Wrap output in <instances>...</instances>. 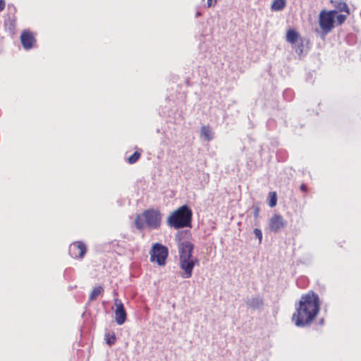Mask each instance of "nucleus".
<instances>
[{"instance_id":"1","label":"nucleus","mask_w":361,"mask_h":361,"mask_svg":"<svg viewBox=\"0 0 361 361\" xmlns=\"http://www.w3.org/2000/svg\"><path fill=\"white\" fill-rule=\"evenodd\" d=\"M320 309L319 298L317 294L312 292L301 296L293 314L292 320L295 326L304 327L312 323Z\"/></svg>"},{"instance_id":"2","label":"nucleus","mask_w":361,"mask_h":361,"mask_svg":"<svg viewBox=\"0 0 361 361\" xmlns=\"http://www.w3.org/2000/svg\"><path fill=\"white\" fill-rule=\"evenodd\" d=\"M192 212L188 205H183L174 211L167 219L168 225L175 229L192 227Z\"/></svg>"},{"instance_id":"3","label":"nucleus","mask_w":361,"mask_h":361,"mask_svg":"<svg viewBox=\"0 0 361 361\" xmlns=\"http://www.w3.org/2000/svg\"><path fill=\"white\" fill-rule=\"evenodd\" d=\"M149 254L152 262H157L159 266L166 264V258L169 255V250L166 246L157 243L153 245Z\"/></svg>"},{"instance_id":"4","label":"nucleus","mask_w":361,"mask_h":361,"mask_svg":"<svg viewBox=\"0 0 361 361\" xmlns=\"http://www.w3.org/2000/svg\"><path fill=\"white\" fill-rule=\"evenodd\" d=\"M336 11H322L319 13V24L325 34L329 33L334 27Z\"/></svg>"},{"instance_id":"5","label":"nucleus","mask_w":361,"mask_h":361,"mask_svg":"<svg viewBox=\"0 0 361 361\" xmlns=\"http://www.w3.org/2000/svg\"><path fill=\"white\" fill-rule=\"evenodd\" d=\"M146 226L152 229H157L161 226V215L158 210L148 209L143 212Z\"/></svg>"},{"instance_id":"6","label":"nucleus","mask_w":361,"mask_h":361,"mask_svg":"<svg viewBox=\"0 0 361 361\" xmlns=\"http://www.w3.org/2000/svg\"><path fill=\"white\" fill-rule=\"evenodd\" d=\"M197 258L179 259L180 268L183 271L181 274L183 279H189L192 276V270L195 264L198 263Z\"/></svg>"},{"instance_id":"7","label":"nucleus","mask_w":361,"mask_h":361,"mask_svg":"<svg viewBox=\"0 0 361 361\" xmlns=\"http://www.w3.org/2000/svg\"><path fill=\"white\" fill-rule=\"evenodd\" d=\"M87 246L82 241H76L69 246V255L74 259H82L87 252Z\"/></svg>"},{"instance_id":"8","label":"nucleus","mask_w":361,"mask_h":361,"mask_svg":"<svg viewBox=\"0 0 361 361\" xmlns=\"http://www.w3.org/2000/svg\"><path fill=\"white\" fill-rule=\"evenodd\" d=\"M179 259L195 258L192 255L194 245L188 241L183 240L178 243V245Z\"/></svg>"},{"instance_id":"9","label":"nucleus","mask_w":361,"mask_h":361,"mask_svg":"<svg viewBox=\"0 0 361 361\" xmlns=\"http://www.w3.org/2000/svg\"><path fill=\"white\" fill-rule=\"evenodd\" d=\"M114 304L116 307L115 310V321L117 324L122 325L126 322L127 318V313L124 305L122 301L118 298L114 300Z\"/></svg>"},{"instance_id":"10","label":"nucleus","mask_w":361,"mask_h":361,"mask_svg":"<svg viewBox=\"0 0 361 361\" xmlns=\"http://www.w3.org/2000/svg\"><path fill=\"white\" fill-rule=\"evenodd\" d=\"M286 226V221L280 214H274L269 219V227L271 232L278 233Z\"/></svg>"},{"instance_id":"11","label":"nucleus","mask_w":361,"mask_h":361,"mask_svg":"<svg viewBox=\"0 0 361 361\" xmlns=\"http://www.w3.org/2000/svg\"><path fill=\"white\" fill-rule=\"evenodd\" d=\"M20 40L22 45L25 50L31 49L36 41L34 35L29 30H24L22 32Z\"/></svg>"},{"instance_id":"12","label":"nucleus","mask_w":361,"mask_h":361,"mask_svg":"<svg viewBox=\"0 0 361 361\" xmlns=\"http://www.w3.org/2000/svg\"><path fill=\"white\" fill-rule=\"evenodd\" d=\"M331 3L334 6L335 9L334 11H336V14L338 12H345L347 15L350 14L349 7L345 2L338 0H331Z\"/></svg>"},{"instance_id":"13","label":"nucleus","mask_w":361,"mask_h":361,"mask_svg":"<svg viewBox=\"0 0 361 361\" xmlns=\"http://www.w3.org/2000/svg\"><path fill=\"white\" fill-rule=\"evenodd\" d=\"M16 26V18L15 16H9L4 20V27L6 30H8L10 33L13 34L15 32Z\"/></svg>"},{"instance_id":"14","label":"nucleus","mask_w":361,"mask_h":361,"mask_svg":"<svg viewBox=\"0 0 361 361\" xmlns=\"http://www.w3.org/2000/svg\"><path fill=\"white\" fill-rule=\"evenodd\" d=\"M298 38H299V34L296 31H295L293 30H289L287 32L286 40L288 42L294 44L298 42Z\"/></svg>"},{"instance_id":"15","label":"nucleus","mask_w":361,"mask_h":361,"mask_svg":"<svg viewBox=\"0 0 361 361\" xmlns=\"http://www.w3.org/2000/svg\"><path fill=\"white\" fill-rule=\"evenodd\" d=\"M247 305L252 309H257L262 305V300L259 298H252L247 300Z\"/></svg>"},{"instance_id":"16","label":"nucleus","mask_w":361,"mask_h":361,"mask_svg":"<svg viewBox=\"0 0 361 361\" xmlns=\"http://www.w3.org/2000/svg\"><path fill=\"white\" fill-rule=\"evenodd\" d=\"M201 135L207 141H210L213 139V133L209 126H203L201 128Z\"/></svg>"},{"instance_id":"17","label":"nucleus","mask_w":361,"mask_h":361,"mask_svg":"<svg viewBox=\"0 0 361 361\" xmlns=\"http://www.w3.org/2000/svg\"><path fill=\"white\" fill-rule=\"evenodd\" d=\"M103 293H104V288L102 286H99L94 287L90 294L89 300L90 301L95 300L97 299V298L99 295H102Z\"/></svg>"},{"instance_id":"18","label":"nucleus","mask_w":361,"mask_h":361,"mask_svg":"<svg viewBox=\"0 0 361 361\" xmlns=\"http://www.w3.org/2000/svg\"><path fill=\"white\" fill-rule=\"evenodd\" d=\"M286 4V0H274L271 8L273 11H279L285 8Z\"/></svg>"},{"instance_id":"19","label":"nucleus","mask_w":361,"mask_h":361,"mask_svg":"<svg viewBox=\"0 0 361 361\" xmlns=\"http://www.w3.org/2000/svg\"><path fill=\"white\" fill-rule=\"evenodd\" d=\"M104 337H105L106 343L109 346H111L114 344H115L116 341V337L114 332H106Z\"/></svg>"},{"instance_id":"20","label":"nucleus","mask_w":361,"mask_h":361,"mask_svg":"<svg viewBox=\"0 0 361 361\" xmlns=\"http://www.w3.org/2000/svg\"><path fill=\"white\" fill-rule=\"evenodd\" d=\"M135 224L137 229L141 230L145 227V221L143 215H137L135 219Z\"/></svg>"},{"instance_id":"21","label":"nucleus","mask_w":361,"mask_h":361,"mask_svg":"<svg viewBox=\"0 0 361 361\" xmlns=\"http://www.w3.org/2000/svg\"><path fill=\"white\" fill-rule=\"evenodd\" d=\"M294 44H295L294 49H295V52L300 56L304 55V44H303V41L302 39H300V42H296Z\"/></svg>"},{"instance_id":"22","label":"nucleus","mask_w":361,"mask_h":361,"mask_svg":"<svg viewBox=\"0 0 361 361\" xmlns=\"http://www.w3.org/2000/svg\"><path fill=\"white\" fill-rule=\"evenodd\" d=\"M283 96L284 99L287 101H291L294 96V92L290 89H286L283 92Z\"/></svg>"},{"instance_id":"23","label":"nucleus","mask_w":361,"mask_h":361,"mask_svg":"<svg viewBox=\"0 0 361 361\" xmlns=\"http://www.w3.org/2000/svg\"><path fill=\"white\" fill-rule=\"evenodd\" d=\"M269 196H270V200L269 202V205L271 207H274L276 205V202H277L276 194L275 192H269Z\"/></svg>"},{"instance_id":"24","label":"nucleus","mask_w":361,"mask_h":361,"mask_svg":"<svg viewBox=\"0 0 361 361\" xmlns=\"http://www.w3.org/2000/svg\"><path fill=\"white\" fill-rule=\"evenodd\" d=\"M347 16H348L347 13L346 14H338L336 16H335V18H336V20L335 22L338 25H342L347 19Z\"/></svg>"},{"instance_id":"25","label":"nucleus","mask_w":361,"mask_h":361,"mask_svg":"<svg viewBox=\"0 0 361 361\" xmlns=\"http://www.w3.org/2000/svg\"><path fill=\"white\" fill-rule=\"evenodd\" d=\"M140 154L138 152H135L129 158L128 162L130 164L135 163L140 158Z\"/></svg>"},{"instance_id":"26","label":"nucleus","mask_w":361,"mask_h":361,"mask_svg":"<svg viewBox=\"0 0 361 361\" xmlns=\"http://www.w3.org/2000/svg\"><path fill=\"white\" fill-rule=\"evenodd\" d=\"M253 233L257 238L259 240V243L260 244L262 240V232L259 228H255Z\"/></svg>"},{"instance_id":"27","label":"nucleus","mask_w":361,"mask_h":361,"mask_svg":"<svg viewBox=\"0 0 361 361\" xmlns=\"http://www.w3.org/2000/svg\"><path fill=\"white\" fill-rule=\"evenodd\" d=\"M216 4V0H207V6L208 8L214 7Z\"/></svg>"},{"instance_id":"28","label":"nucleus","mask_w":361,"mask_h":361,"mask_svg":"<svg viewBox=\"0 0 361 361\" xmlns=\"http://www.w3.org/2000/svg\"><path fill=\"white\" fill-rule=\"evenodd\" d=\"M5 5V1L4 0H0V12L4 9Z\"/></svg>"},{"instance_id":"29","label":"nucleus","mask_w":361,"mask_h":361,"mask_svg":"<svg viewBox=\"0 0 361 361\" xmlns=\"http://www.w3.org/2000/svg\"><path fill=\"white\" fill-rule=\"evenodd\" d=\"M300 190L303 192L307 191V186L305 184L300 185Z\"/></svg>"},{"instance_id":"30","label":"nucleus","mask_w":361,"mask_h":361,"mask_svg":"<svg viewBox=\"0 0 361 361\" xmlns=\"http://www.w3.org/2000/svg\"><path fill=\"white\" fill-rule=\"evenodd\" d=\"M202 15L201 12L197 11L195 13V17L197 18Z\"/></svg>"},{"instance_id":"31","label":"nucleus","mask_w":361,"mask_h":361,"mask_svg":"<svg viewBox=\"0 0 361 361\" xmlns=\"http://www.w3.org/2000/svg\"><path fill=\"white\" fill-rule=\"evenodd\" d=\"M258 209H255V216L257 217L258 216Z\"/></svg>"}]
</instances>
